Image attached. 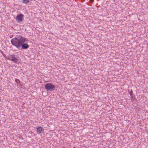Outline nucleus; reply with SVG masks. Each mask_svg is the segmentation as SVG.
<instances>
[{
	"label": "nucleus",
	"mask_w": 148,
	"mask_h": 148,
	"mask_svg": "<svg viewBox=\"0 0 148 148\" xmlns=\"http://www.w3.org/2000/svg\"><path fill=\"white\" fill-rule=\"evenodd\" d=\"M17 55L14 54H10L8 58V59L14 63L17 64L18 59Z\"/></svg>",
	"instance_id": "7ed1b4c3"
},
{
	"label": "nucleus",
	"mask_w": 148,
	"mask_h": 148,
	"mask_svg": "<svg viewBox=\"0 0 148 148\" xmlns=\"http://www.w3.org/2000/svg\"><path fill=\"white\" fill-rule=\"evenodd\" d=\"M30 0H22V2L23 3L27 4L28 3Z\"/></svg>",
	"instance_id": "6e6552de"
},
{
	"label": "nucleus",
	"mask_w": 148,
	"mask_h": 148,
	"mask_svg": "<svg viewBox=\"0 0 148 148\" xmlns=\"http://www.w3.org/2000/svg\"><path fill=\"white\" fill-rule=\"evenodd\" d=\"M27 41L26 38L22 36H19L12 38L10 42L13 46H15L17 49H19L21 47V45Z\"/></svg>",
	"instance_id": "f257e3e1"
},
{
	"label": "nucleus",
	"mask_w": 148,
	"mask_h": 148,
	"mask_svg": "<svg viewBox=\"0 0 148 148\" xmlns=\"http://www.w3.org/2000/svg\"><path fill=\"white\" fill-rule=\"evenodd\" d=\"M24 17V15L23 14H17L15 18L18 23H21L23 21Z\"/></svg>",
	"instance_id": "20e7f679"
},
{
	"label": "nucleus",
	"mask_w": 148,
	"mask_h": 148,
	"mask_svg": "<svg viewBox=\"0 0 148 148\" xmlns=\"http://www.w3.org/2000/svg\"><path fill=\"white\" fill-rule=\"evenodd\" d=\"M15 82L17 84V85L20 87L21 85V83L20 80L16 78L15 79Z\"/></svg>",
	"instance_id": "0eeeda50"
},
{
	"label": "nucleus",
	"mask_w": 148,
	"mask_h": 148,
	"mask_svg": "<svg viewBox=\"0 0 148 148\" xmlns=\"http://www.w3.org/2000/svg\"><path fill=\"white\" fill-rule=\"evenodd\" d=\"M44 129L41 126L38 127L37 128V131L38 133L41 134L43 132V131Z\"/></svg>",
	"instance_id": "423d86ee"
},
{
	"label": "nucleus",
	"mask_w": 148,
	"mask_h": 148,
	"mask_svg": "<svg viewBox=\"0 0 148 148\" xmlns=\"http://www.w3.org/2000/svg\"><path fill=\"white\" fill-rule=\"evenodd\" d=\"M129 94L130 95V96H131V97L132 98H133V91L132 90H131L130 91H129Z\"/></svg>",
	"instance_id": "1a4fd4ad"
},
{
	"label": "nucleus",
	"mask_w": 148,
	"mask_h": 148,
	"mask_svg": "<svg viewBox=\"0 0 148 148\" xmlns=\"http://www.w3.org/2000/svg\"><path fill=\"white\" fill-rule=\"evenodd\" d=\"M45 87L47 91H52L54 89L55 86L53 84L48 83L45 85Z\"/></svg>",
	"instance_id": "f03ea898"
},
{
	"label": "nucleus",
	"mask_w": 148,
	"mask_h": 148,
	"mask_svg": "<svg viewBox=\"0 0 148 148\" xmlns=\"http://www.w3.org/2000/svg\"><path fill=\"white\" fill-rule=\"evenodd\" d=\"M21 47L23 49H26L29 47V45L27 43H23L21 45Z\"/></svg>",
	"instance_id": "39448f33"
},
{
	"label": "nucleus",
	"mask_w": 148,
	"mask_h": 148,
	"mask_svg": "<svg viewBox=\"0 0 148 148\" xmlns=\"http://www.w3.org/2000/svg\"><path fill=\"white\" fill-rule=\"evenodd\" d=\"M89 1L92 3L93 2V0H89Z\"/></svg>",
	"instance_id": "9d476101"
}]
</instances>
